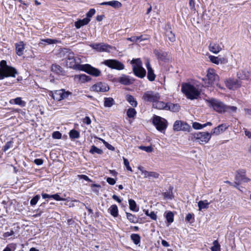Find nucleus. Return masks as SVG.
<instances>
[{
	"mask_svg": "<svg viewBox=\"0 0 251 251\" xmlns=\"http://www.w3.org/2000/svg\"><path fill=\"white\" fill-rule=\"evenodd\" d=\"M59 56L62 57V60H66V65L68 67L80 71V66H82V65L78 64L74 53L71 50L67 49L63 50L59 53Z\"/></svg>",
	"mask_w": 251,
	"mask_h": 251,
	"instance_id": "1",
	"label": "nucleus"
},
{
	"mask_svg": "<svg viewBox=\"0 0 251 251\" xmlns=\"http://www.w3.org/2000/svg\"><path fill=\"white\" fill-rule=\"evenodd\" d=\"M203 87L198 82H183L181 84V92L183 94H201Z\"/></svg>",
	"mask_w": 251,
	"mask_h": 251,
	"instance_id": "2",
	"label": "nucleus"
},
{
	"mask_svg": "<svg viewBox=\"0 0 251 251\" xmlns=\"http://www.w3.org/2000/svg\"><path fill=\"white\" fill-rule=\"evenodd\" d=\"M144 99L146 101L152 102L153 107L158 109H167L168 104L162 101H159V97L157 95H144Z\"/></svg>",
	"mask_w": 251,
	"mask_h": 251,
	"instance_id": "3",
	"label": "nucleus"
},
{
	"mask_svg": "<svg viewBox=\"0 0 251 251\" xmlns=\"http://www.w3.org/2000/svg\"><path fill=\"white\" fill-rule=\"evenodd\" d=\"M133 65V72L134 75L140 78H143L146 74V70L142 67V61L140 58L133 59L131 62Z\"/></svg>",
	"mask_w": 251,
	"mask_h": 251,
	"instance_id": "4",
	"label": "nucleus"
},
{
	"mask_svg": "<svg viewBox=\"0 0 251 251\" xmlns=\"http://www.w3.org/2000/svg\"><path fill=\"white\" fill-rule=\"evenodd\" d=\"M0 72L4 75H6V77L11 76L15 77V75L17 73L16 70L11 66L7 65L6 61L2 60L0 62Z\"/></svg>",
	"mask_w": 251,
	"mask_h": 251,
	"instance_id": "5",
	"label": "nucleus"
},
{
	"mask_svg": "<svg viewBox=\"0 0 251 251\" xmlns=\"http://www.w3.org/2000/svg\"><path fill=\"white\" fill-rule=\"evenodd\" d=\"M193 138L201 145L207 143L211 138V133L208 132H198L192 134Z\"/></svg>",
	"mask_w": 251,
	"mask_h": 251,
	"instance_id": "6",
	"label": "nucleus"
},
{
	"mask_svg": "<svg viewBox=\"0 0 251 251\" xmlns=\"http://www.w3.org/2000/svg\"><path fill=\"white\" fill-rule=\"evenodd\" d=\"M152 123L156 128L161 132H164L167 127L168 123L166 119L160 116L154 115Z\"/></svg>",
	"mask_w": 251,
	"mask_h": 251,
	"instance_id": "7",
	"label": "nucleus"
},
{
	"mask_svg": "<svg viewBox=\"0 0 251 251\" xmlns=\"http://www.w3.org/2000/svg\"><path fill=\"white\" fill-rule=\"evenodd\" d=\"M90 47L99 52H110L116 49L114 47L103 43L92 44L90 45Z\"/></svg>",
	"mask_w": 251,
	"mask_h": 251,
	"instance_id": "8",
	"label": "nucleus"
},
{
	"mask_svg": "<svg viewBox=\"0 0 251 251\" xmlns=\"http://www.w3.org/2000/svg\"><path fill=\"white\" fill-rule=\"evenodd\" d=\"M80 71L86 72V73L95 77H98L101 75V71L91 65L88 64H82V66H80Z\"/></svg>",
	"mask_w": 251,
	"mask_h": 251,
	"instance_id": "9",
	"label": "nucleus"
},
{
	"mask_svg": "<svg viewBox=\"0 0 251 251\" xmlns=\"http://www.w3.org/2000/svg\"><path fill=\"white\" fill-rule=\"evenodd\" d=\"M103 63L112 69L122 70L125 68L124 65L119 61L115 59H107Z\"/></svg>",
	"mask_w": 251,
	"mask_h": 251,
	"instance_id": "10",
	"label": "nucleus"
},
{
	"mask_svg": "<svg viewBox=\"0 0 251 251\" xmlns=\"http://www.w3.org/2000/svg\"><path fill=\"white\" fill-rule=\"evenodd\" d=\"M173 129L176 131H187L190 132V126L186 122L180 120H176L173 125Z\"/></svg>",
	"mask_w": 251,
	"mask_h": 251,
	"instance_id": "11",
	"label": "nucleus"
},
{
	"mask_svg": "<svg viewBox=\"0 0 251 251\" xmlns=\"http://www.w3.org/2000/svg\"><path fill=\"white\" fill-rule=\"evenodd\" d=\"M206 101L215 111L219 113L225 112L226 105L222 102L215 99H210Z\"/></svg>",
	"mask_w": 251,
	"mask_h": 251,
	"instance_id": "12",
	"label": "nucleus"
},
{
	"mask_svg": "<svg viewBox=\"0 0 251 251\" xmlns=\"http://www.w3.org/2000/svg\"><path fill=\"white\" fill-rule=\"evenodd\" d=\"M109 90V87L104 82H99L94 84L91 87V91L95 92L104 93Z\"/></svg>",
	"mask_w": 251,
	"mask_h": 251,
	"instance_id": "13",
	"label": "nucleus"
},
{
	"mask_svg": "<svg viewBox=\"0 0 251 251\" xmlns=\"http://www.w3.org/2000/svg\"><path fill=\"white\" fill-rule=\"evenodd\" d=\"M74 81L77 84H82L91 80V78L85 74L76 75L73 76Z\"/></svg>",
	"mask_w": 251,
	"mask_h": 251,
	"instance_id": "14",
	"label": "nucleus"
},
{
	"mask_svg": "<svg viewBox=\"0 0 251 251\" xmlns=\"http://www.w3.org/2000/svg\"><path fill=\"white\" fill-rule=\"evenodd\" d=\"M207 77L208 80L209 85H212L214 82L217 81L218 78V75L216 74L214 70L209 69L207 71Z\"/></svg>",
	"mask_w": 251,
	"mask_h": 251,
	"instance_id": "15",
	"label": "nucleus"
},
{
	"mask_svg": "<svg viewBox=\"0 0 251 251\" xmlns=\"http://www.w3.org/2000/svg\"><path fill=\"white\" fill-rule=\"evenodd\" d=\"M146 67L147 68L148 73H147V78L148 79L151 81H152L154 80L156 75L154 74L153 70H152L151 64L150 61L149 59H147L145 63Z\"/></svg>",
	"mask_w": 251,
	"mask_h": 251,
	"instance_id": "16",
	"label": "nucleus"
},
{
	"mask_svg": "<svg viewBox=\"0 0 251 251\" xmlns=\"http://www.w3.org/2000/svg\"><path fill=\"white\" fill-rule=\"evenodd\" d=\"M228 126H227L226 124L220 125L212 129L211 132V135L215 134L218 135L225 131L228 128Z\"/></svg>",
	"mask_w": 251,
	"mask_h": 251,
	"instance_id": "17",
	"label": "nucleus"
},
{
	"mask_svg": "<svg viewBox=\"0 0 251 251\" xmlns=\"http://www.w3.org/2000/svg\"><path fill=\"white\" fill-rule=\"evenodd\" d=\"M226 86L229 89H234L241 86V83L237 80L229 79L225 82Z\"/></svg>",
	"mask_w": 251,
	"mask_h": 251,
	"instance_id": "18",
	"label": "nucleus"
},
{
	"mask_svg": "<svg viewBox=\"0 0 251 251\" xmlns=\"http://www.w3.org/2000/svg\"><path fill=\"white\" fill-rule=\"evenodd\" d=\"M209 59L211 62L217 65L219 64H225L227 62V59L225 58H219V57L213 55L209 56Z\"/></svg>",
	"mask_w": 251,
	"mask_h": 251,
	"instance_id": "19",
	"label": "nucleus"
},
{
	"mask_svg": "<svg viewBox=\"0 0 251 251\" xmlns=\"http://www.w3.org/2000/svg\"><path fill=\"white\" fill-rule=\"evenodd\" d=\"M222 50V47L218 43H212L209 44V50L213 53L217 54L221 51Z\"/></svg>",
	"mask_w": 251,
	"mask_h": 251,
	"instance_id": "20",
	"label": "nucleus"
},
{
	"mask_svg": "<svg viewBox=\"0 0 251 251\" xmlns=\"http://www.w3.org/2000/svg\"><path fill=\"white\" fill-rule=\"evenodd\" d=\"M101 5H109L114 8H119L122 7V3L117 0H112L107 2H103L100 3Z\"/></svg>",
	"mask_w": 251,
	"mask_h": 251,
	"instance_id": "21",
	"label": "nucleus"
},
{
	"mask_svg": "<svg viewBox=\"0 0 251 251\" xmlns=\"http://www.w3.org/2000/svg\"><path fill=\"white\" fill-rule=\"evenodd\" d=\"M16 53L18 56H22L25 49V44L21 41L15 44Z\"/></svg>",
	"mask_w": 251,
	"mask_h": 251,
	"instance_id": "22",
	"label": "nucleus"
},
{
	"mask_svg": "<svg viewBox=\"0 0 251 251\" xmlns=\"http://www.w3.org/2000/svg\"><path fill=\"white\" fill-rule=\"evenodd\" d=\"M90 21V19L85 18L83 19H79L75 23V25L77 29L80 28L81 26L87 25Z\"/></svg>",
	"mask_w": 251,
	"mask_h": 251,
	"instance_id": "23",
	"label": "nucleus"
},
{
	"mask_svg": "<svg viewBox=\"0 0 251 251\" xmlns=\"http://www.w3.org/2000/svg\"><path fill=\"white\" fill-rule=\"evenodd\" d=\"M153 53L158 60H164L166 59L167 53L166 52L154 50Z\"/></svg>",
	"mask_w": 251,
	"mask_h": 251,
	"instance_id": "24",
	"label": "nucleus"
},
{
	"mask_svg": "<svg viewBox=\"0 0 251 251\" xmlns=\"http://www.w3.org/2000/svg\"><path fill=\"white\" fill-rule=\"evenodd\" d=\"M133 79H130L129 76L123 75L119 78V82L124 85H129L133 83Z\"/></svg>",
	"mask_w": 251,
	"mask_h": 251,
	"instance_id": "25",
	"label": "nucleus"
},
{
	"mask_svg": "<svg viewBox=\"0 0 251 251\" xmlns=\"http://www.w3.org/2000/svg\"><path fill=\"white\" fill-rule=\"evenodd\" d=\"M210 202H209L207 200L200 201L198 203L199 207V210L201 211L203 209H207Z\"/></svg>",
	"mask_w": 251,
	"mask_h": 251,
	"instance_id": "26",
	"label": "nucleus"
},
{
	"mask_svg": "<svg viewBox=\"0 0 251 251\" xmlns=\"http://www.w3.org/2000/svg\"><path fill=\"white\" fill-rule=\"evenodd\" d=\"M10 103L11 104H17L21 107H24L25 105V102L24 100H23L20 97L11 100H10Z\"/></svg>",
	"mask_w": 251,
	"mask_h": 251,
	"instance_id": "27",
	"label": "nucleus"
},
{
	"mask_svg": "<svg viewBox=\"0 0 251 251\" xmlns=\"http://www.w3.org/2000/svg\"><path fill=\"white\" fill-rule=\"evenodd\" d=\"M48 99L53 100L54 102H58L67 98L68 95H49Z\"/></svg>",
	"mask_w": 251,
	"mask_h": 251,
	"instance_id": "28",
	"label": "nucleus"
},
{
	"mask_svg": "<svg viewBox=\"0 0 251 251\" xmlns=\"http://www.w3.org/2000/svg\"><path fill=\"white\" fill-rule=\"evenodd\" d=\"M108 211L109 213L111 214L112 216L114 217H116L118 215V207L116 205L113 204L112 205L110 208L108 209Z\"/></svg>",
	"mask_w": 251,
	"mask_h": 251,
	"instance_id": "29",
	"label": "nucleus"
},
{
	"mask_svg": "<svg viewBox=\"0 0 251 251\" xmlns=\"http://www.w3.org/2000/svg\"><path fill=\"white\" fill-rule=\"evenodd\" d=\"M126 100L132 107H136L137 106V101L132 95H128Z\"/></svg>",
	"mask_w": 251,
	"mask_h": 251,
	"instance_id": "30",
	"label": "nucleus"
},
{
	"mask_svg": "<svg viewBox=\"0 0 251 251\" xmlns=\"http://www.w3.org/2000/svg\"><path fill=\"white\" fill-rule=\"evenodd\" d=\"M180 109V106L178 104L170 103L168 104V108L167 109L170 110L174 112H176L179 111Z\"/></svg>",
	"mask_w": 251,
	"mask_h": 251,
	"instance_id": "31",
	"label": "nucleus"
},
{
	"mask_svg": "<svg viewBox=\"0 0 251 251\" xmlns=\"http://www.w3.org/2000/svg\"><path fill=\"white\" fill-rule=\"evenodd\" d=\"M237 76L240 79H247L249 77V73L245 71H240L237 73Z\"/></svg>",
	"mask_w": 251,
	"mask_h": 251,
	"instance_id": "32",
	"label": "nucleus"
},
{
	"mask_svg": "<svg viewBox=\"0 0 251 251\" xmlns=\"http://www.w3.org/2000/svg\"><path fill=\"white\" fill-rule=\"evenodd\" d=\"M115 104L114 100L112 98H105L104 99V106L106 107H110Z\"/></svg>",
	"mask_w": 251,
	"mask_h": 251,
	"instance_id": "33",
	"label": "nucleus"
},
{
	"mask_svg": "<svg viewBox=\"0 0 251 251\" xmlns=\"http://www.w3.org/2000/svg\"><path fill=\"white\" fill-rule=\"evenodd\" d=\"M137 112L135 109L132 108H128L126 111V115L129 118H133L136 116Z\"/></svg>",
	"mask_w": 251,
	"mask_h": 251,
	"instance_id": "34",
	"label": "nucleus"
},
{
	"mask_svg": "<svg viewBox=\"0 0 251 251\" xmlns=\"http://www.w3.org/2000/svg\"><path fill=\"white\" fill-rule=\"evenodd\" d=\"M130 238L136 245L138 244L140 242V236L138 234H132L130 236Z\"/></svg>",
	"mask_w": 251,
	"mask_h": 251,
	"instance_id": "35",
	"label": "nucleus"
},
{
	"mask_svg": "<svg viewBox=\"0 0 251 251\" xmlns=\"http://www.w3.org/2000/svg\"><path fill=\"white\" fill-rule=\"evenodd\" d=\"M166 36L168 37V39L171 42H174L176 41V37L175 34L172 32V31H167L165 33Z\"/></svg>",
	"mask_w": 251,
	"mask_h": 251,
	"instance_id": "36",
	"label": "nucleus"
},
{
	"mask_svg": "<svg viewBox=\"0 0 251 251\" xmlns=\"http://www.w3.org/2000/svg\"><path fill=\"white\" fill-rule=\"evenodd\" d=\"M213 246L211 247V251H220L221 246L217 240H215L213 242Z\"/></svg>",
	"mask_w": 251,
	"mask_h": 251,
	"instance_id": "37",
	"label": "nucleus"
},
{
	"mask_svg": "<svg viewBox=\"0 0 251 251\" xmlns=\"http://www.w3.org/2000/svg\"><path fill=\"white\" fill-rule=\"evenodd\" d=\"M69 136L71 138L77 139L79 137V133L77 131L73 129L70 131Z\"/></svg>",
	"mask_w": 251,
	"mask_h": 251,
	"instance_id": "38",
	"label": "nucleus"
},
{
	"mask_svg": "<svg viewBox=\"0 0 251 251\" xmlns=\"http://www.w3.org/2000/svg\"><path fill=\"white\" fill-rule=\"evenodd\" d=\"M126 215L127 219L131 223H136L137 222L138 219L134 215H133L132 214L129 213H126Z\"/></svg>",
	"mask_w": 251,
	"mask_h": 251,
	"instance_id": "39",
	"label": "nucleus"
},
{
	"mask_svg": "<svg viewBox=\"0 0 251 251\" xmlns=\"http://www.w3.org/2000/svg\"><path fill=\"white\" fill-rule=\"evenodd\" d=\"M17 247V245L15 244L11 243L7 245L6 248L3 250V251H15Z\"/></svg>",
	"mask_w": 251,
	"mask_h": 251,
	"instance_id": "40",
	"label": "nucleus"
},
{
	"mask_svg": "<svg viewBox=\"0 0 251 251\" xmlns=\"http://www.w3.org/2000/svg\"><path fill=\"white\" fill-rule=\"evenodd\" d=\"M90 152L92 154L97 153L99 154H101L103 152L102 151L101 149L98 148L95 146H92Z\"/></svg>",
	"mask_w": 251,
	"mask_h": 251,
	"instance_id": "41",
	"label": "nucleus"
},
{
	"mask_svg": "<svg viewBox=\"0 0 251 251\" xmlns=\"http://www.w3.org/2000/svg\"><path fill=\"white\" fill-rule=\"evenodd\" d=\"M165 217H166L167 221L168 223H172L173 222L174 214L172 212H171V211L168 212L165 215Z\"/></svg>",
	"mask_w": 251,
	"mask_h": 251,
	"instance_id": "42",
	"label": "nucleus"
},
{
	"mask_svg": "<svg viewBox=\"0 0 251 251\" xmlns=\"http://www.w3.org/2000/svg\"><path fill=\"white\" fill-rule=\"evenodd\" d=\"M138 169L140 171L144 178H149V172L144 170V168L142 166H139Z\"/></svg>",
	"mask_w": 251,
	"mask_h": 251,
	"instance_id": "43",
	"label": "nucleus"
},
{
	"mask_svg": "<svg viewBox=\"0 0 251 251\" xmlns=\"http://www.w3.org/2000/svg\"><path fill=\"white\" fill-rule=\"evenodd\" d=\"M51 70L57 74H59L62 72V68L59 65L53 64L52 65Z\"/></svg>",
	"mask_w": 251,
	"mask_h": 251,
	"instance_id": "44",
	"label": "nucleus"
},
{
	"mask_svg": "<svg viewBox=\"0 0 251 251\" xmlns=\"http://www.w3.org/2000/svg\"><path fill=\"white\" fill-rule=\"evenodd\" d=\"M128 202L130 209L132 211H137L136 210V203L135 201L133 200L130 199L128 201Z\"/></svg>",
	"mask_w": 251,
	"mask_h": 251,
	"instance_id": "45",
	"label": "nucleus"
},
{
	"mask_svg": "<svg viewBox=\"0 0 251 251\" xmlns=\"http://www.w3.org/2000/svg\"><path fill=\"white\" fill-rule=\"evenodd\" d=\"M139 149L141 150L147 152H151L153 151V149L151 146H139Z\"/></svg>",
	"mask_w": 251,
	"mask_h": 251,
	"instance_id": "46",
	"label": "nucleus"
},
{
	"mask_svg": "<svg viewBox=\"0 0 251 251\" xmlns=\"http://www.w3.org/2000/svg\"><path fill=\"white\" fill-rule=\"evenodd\" d=\"M192 127L196 130H199L203 128V124H201L198 122H194L192 123Z\"/></svg>",
	"mask_w": 251,
	"mask_h": 251,
	"instance_id": "47",
	"label": "nucleus"
},
{
	"mask_svg": "<svg viewBox=\"0 0 251 251\" xmlns=\"http://www.w3.org/2000/svg\"><path fill=\"white\" fill-rule=\"evenodd\" d=\"M98 139L99 140L103 142V143L104 144V145H105V146L108 149H109V150H111V151H114V148L112 145H111L110 144H109V143L106 142L105 140H104L103 139H102L101 138H98Z\"/></svg>",
	"mask_w": 251,
	"mask_h": 251,
	"instance_id": "48",
	"label": "nucleus"
},
{
	"mask_svg": "<svg viewBox=\"0 0 251 251\" xmlns=\"http://www.w3.org/2000/svg\"><path fill=\"white\" fill-rule=\"evenodd\" d=\"M237 110V107L233 106H226L225 111L228 112H235Z\"/></svg>",
	"mask_w": 251,
	"mask_h": 251,
	"instance_id": "49",
	"label": "nucleus"
},
{
	"mask_svg": "<svg viewBox=\"0 0 251 251\" xmlns=\"http://www.w3.org/2000/svg\"><path fill=\"white\" fill-rule=\"evenodd\" d=\"M40 198L39 195H36L30 201V203L32 206L35 205L37 203Z\"/></svg>",
	"mask_w": 251,
	"mask_h": 251,
	"instance_id": "50",
	"label": "nucleus"
},
{
	"mask_svg": "<svg viewBox=\"0 0 251 251\" xmlns=\"http://www.w3.org/2000/svg\"><path fill=\"white\" fill-rule=\"evenodd\" d=\"M123 160H124V164L125 166L126 167V169L128 171H129L130 172H132V170L131 168L130 167V166H129V163L128 160L127 159L125 158V157H123Z\"/></svg>",
	"mask_w": 251,
	"mask_h": 251,
	"instance_id": "51",
	"label": "nucleus"
},
{
	"mask_svg": "<svg viewBox=\"0 0 251 251\" xmlns=\"http://www.w3.org/2000/svg\"><path fill=\"white\" fill-rule=\"evenodd\" d=\"M52 137L54 139H60L62 137V134L59 131H54L52 133Z\"/></svg>",
	"mask_w": 251,
	"mask_h": 251,
	"instance_id": "52",
	"label": "nucleus"
},
{
	"mask_svg": "<svg viewBox=\"0 0 251 251\" xmlns=\"http://www.w3.org/2000/svg\"><path fill=\"white\" fill-rule=\"evenodd\" d=\"M159 177V174L156 172H149V178H157Z\"/></svg>",
	"mask_w": 251,
	"mask_h": 251,
	"instance_id": "53",
	"label": "nucleus"
},
{
	"mask_svg": "<svg viewBox=\"0 0 251 251\" xmlns=\"http://www.w3.org/2000/svg\"><path fill=\"white\" fill-rule=\"evenodd\" d=\"M96 11L94 9H90L89 11L86 14V18H89L92 17L95 14Z\"/></svg>",
	"mask_w": 251,
	"mask_h": 251,
	"instance_id": "54",
	"label": "nucleus"
},
{
	"mask_svg": "<svg viewBox=\"0 0 251 251\" xmlns=\"http://www.w3.org/2000/svg\"><path fill=\"white\" fill-rule=\"evenodd\" d=\"M42 42L46 43L49 45L54 44L56 43V41L55 40H52L51 39H43L42 40Z\"/></svg>",
	"mask_w": 251,
	"mask_h": 251,
	"instance_id": "55",
	"label": "nucleus"
},
{
	"mask_svg": "<svg viewBox=\"0 0 251 251\" xmlns=\"http://www.w3.org/2000/svg\"><path fill=\"white\" fill-rule=\"evenodd\" d=\"M141 37H142V36H133L130 38H127V40L133 42H136L138 40H140L141 38Z\"/></svg>",
	"mask_w": 251,
	"mask_h": 251,
	"instance_id": "56",
	"label": "nucleus"
},
{
	"mask_svg": "<svg viewBox=\"0 0 251 251\" xmlns=\"http://www.w3.org/2000/svg\"><path fill=\"white\" fill-rule=\"evenodd\" d=\"M52 199L57 201L65 200V199L61 198L58 194L53 195Z\"/></svg>",
	"mask_w": 251,
	"mask_h": 251,
	"instance_id": "57",
	"label": "nucleus"
},
{
	"mask_svg": "<svg viewBox=\"0 0 251 251\" xmlns=\"http://www.w3.org/2000/svg\"><path fill=\"white\" fill-rule=\"evenodd\" d=\"M82 122L86 124V125H89L91 124V120L90 119V118L88 117V116H86L85 117L83 120H82Z\"/></svg>",
	"mask_w": 251,
	"mask_h": 251,
	"instance_id": "58",
	"label": "nucleus"
},
{
	"mask_svg": "<svg viewBox=\"0 0 251 251\" xmlns=\"http://www.w3.org/2000/svg\"><path fill=\"white\" fill-rule=\"evenodd\" d=\"M14 233V232L13 230H10V231L5 232L3 235V236L4 238H7L8 237L13 235Z\"/></svg>",
	"mask_w": 251,
	"mask_h": 251,
	"instance_id": "59",
	"label": "nucleus"
},
{
	"mask_svg": "<svg viewBox=\"0 0 251 251\" xmlns=\"http://www.w3.org/2000/svg\"><path fill=\"white\" fill-rule=\"evenodd\" d=\"M106 181L110 185H114L116 183V180L114 178L111 177H107Z\"/></svg>",
	"mask_w": 251,
	"mask_h": 251,
	"instance_id": "60",
	"label": "nucleus"
},
{
	"mask_svg": "<svg viewBox=\"0 0 251 251\" xmlns=\"http://www.w3.org/2000/svg\"><path fill=\"white\" fill-rule=\"evenodd\" d=\"M151 219L156 220L157 219V216L154 212H151L149 216Z\"/></svg>",
	"mask_w": 251,
	"mask_h": 251,
	"instance_id": "61",
	"label": "nucleus"
},
{
	"mask_svg": "<svg viewBox=\"0 0 251 251\" xmlns=\"http://www.w3.org/2000/svg\"><path fill=\"white\" fill-rule=\"evenodd\" d=\"M186 96L187 98L190 100L197 99L198 98V96H199V95H186Z\"/></svg>",
	"mask_w": 251,
	"mask_h": 251,
	"instance_id": "62",
	"label": "nucleus"
},
{
	"mask_svg": "<svg viewBox=\"0 0 251 251\" xmlns=\"http://www.w3.org/2000/svg\"><path fill=\"white\" fill-rule=\"evenodd\" d=\"M244 130L245 131V134L246 136H247L249 138L251 139V132L248 130L246 128H244Z\"/></svg>",
	"mask_w": 251,
	"mask_h": 251,
	"instance_id": "63",
	"label": "nucleus"
},
{
	"mask_svg": "<svg viewBox=\"0 0 251 251\" xmlns=\"http://www.w3.org/2000/svg\"><path fill=\"white\" fill-rule=\"evenodd\" d=\"M11 143L10 142L7 143L4 146L3 151H6L8 150L9 148H10Z\"/></svg>",
	"mask_w": 251,
	"mask_h": 251,
	"instance_id": "64",
	"label": "nucleus"
}]
</instances>
